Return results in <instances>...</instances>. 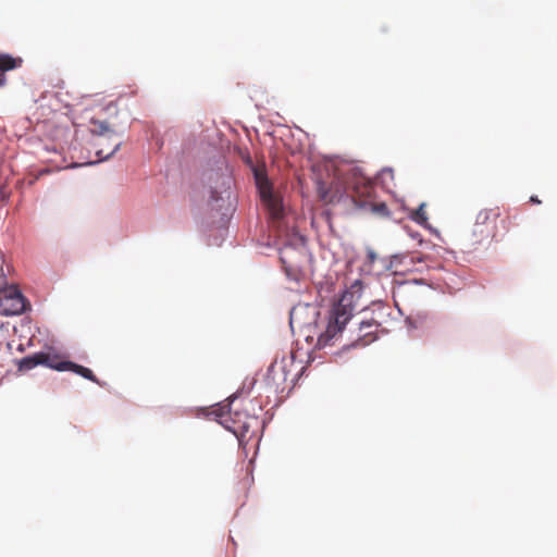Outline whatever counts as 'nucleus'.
<instances>
[{"label": "nucleus", "mask_w": 557, "mask_h": 557, "mask_svg": "<svg viewBox=\"0 0 557 557\" xmlns=\"http://www.w3.org/2000/svg\"><path fill=\"white\" fill-rule=\"evenodd\" d=\"M345 324L336 323L330 317L326 330L323 333H321L318 337L317 347L324 348L329 345H332V341L335 339L342 333Z\"/></svg>", "instance_id": "obj_7"}, {"label": "nucleus", "mask_w": 557, "mask_h": 557, "mask_svg": "<svg viewBox=\"0 0 557 557\" xmlns=\"http://www.w3.org/2000/svg\"><path fill=\"white\" fill-rule=\"evenodd\" d=\"M90 124L92 126L91 133L99 136L96 144L97 146H103V141L106 139H112L113 137H116V133L110 128L106 121L91 119Z\"/></svg>", "instance_id": "obj_9"}, {"label": "nucleus", "mask_w": 557, "mask_h": 557, "mask_svg": "<svg viewBox=\"0 0 557 557\" xmlns=\"http://www.w3.org/2000/svg\"><path fill=\"white\" fill-rule=\"evenodd\" d=\"M380 324L374 320H362L359 326V341L362 342V345H368L375 339V332L377 331Z\"/></svg>", "instance_id": "obj_10"}, {"label": "nucleus", "mask_w": 557, "mask_h": 557, "mask_svg": "<svg viewBox=\"0 0 557 557\" xmlns=\"http://www.w3.org/2000/svg\"><path fill=\"white\" fill-rule=\"evenodd\" d=\"M498 222H500L505 231L508 230L506 225L507 220L500 219V211L498 208L481 210L471 228L470 240L472 245H478L484 240L496 238L498 235Z\"/></svg>", "instance_id": "obj_3"}, {"label": "nucleus", "mask_w": 557, "mask_h": 557, "mask_svg": "<svg viewBox=\"0 0 557 557\" xmlns=\"http://www.w3.org/2000/svg\"><path fill=\"white\" fill-rule=\"evenodd\" d=\"M26 301L15 286L0 289V314L16 315L25 311Z\"/></svg>", "instance_id": "obj_5"}, {"label": "nucleus", "mask_w": 557, "mask_h": 557, "mask_svg": "<svg viewBox=\"0 0 557 557\" xmlns=\"http://www.w3.org/2000/svg\"><path fill=\"white\" fill-rule=\"evenodd\" d=\"M37 366H45L57 371H72L94 383L99 384L98 379L90 369L69 360H63L61 356L54 352L39 351L26 356L20 362V370H30Z\"/></svg>", "instance_id": "obj_1"}, {"label": "nucleus", "mask_w": 557, "mask_h": 557, "mask_svg": "<svg viewBox=\"0 0 557 557\" xmlns=\"http://www.w3.org/2000/svg\"><path fill=\"white\" fill-rule=\"evenodd\" d=\"M246 162L251 166L253 172L256 185L259 189V193L272 187L270 181L268 180L264 166H256L252 164L250 157L247 158Z\"/></svg>", "instance_id": "obj_11"}, {"label": "nucleus", "mask_w": 557, "mask_h": 557, "mask_svg": "<svg viewBox=\"0 0 557 557\" xmlns=\"http://www.w3.org/2000/svg\"><path fill=\"white\" fill-rule=\"evenodd\" d=\"M356 308V295L354 292L345 290L339 299L333 305L330 317L336 323H346L350 320Z\"/></svg>", "instance_id": "obj_6"}, {"label": "nucleus", "mask_w": 557, "mask_h": 557, "mask_svg": "<svg viewBox=\"0 0 557 557\" xmlns=\"http://www.w3.org/2000/svg\"><path fill=\"white\" fill-rule=\"evenodd\" d=\"M260 196L273 218H280L283 211L282 201L280 197L274 194L272 187L261 191Z\"/></svg>", "instance_id": "obj_8"}, {"label": "nucleus", "mask_w": 557, "mask_h": 557, "mask_svg": "<svg viewBox=\"0 0 557 557\" xmlns=\"http://www.w3.org/2000/svg\"><path fill=\"white\" fill-rule=\"evenodd\" d=\"M347 194L355 206L380 218L389 216V210L385 202L375 200V187L364 177H355L347 187Z\"/></svg>", "instance_id": "obj_2"}, {"label": "nucleus", "mask_w": 557, "mask_h": 557, "mask_svg": "<svg viewBox=\"0 0 557 557\" xmlns=\"http://www.w3.org/2000/svg\"><path fill=\"white\" fill-rule=\"evenodd\" d=\"M21 62V59H14L8 54L0 55V73L15 69Z\"/></svg>", "instance_id": "obj_14"}, {"label": "nucleus", "mask_w": 557, "mask_h": 557, "mask_svg": "<svg viewBox=\"0 0 557 557\" xmlns=\"http://www.w3.org/2000/svg\"><path fill=\"white\" fill-rule=\"evenodd\" d=\"M425 206H426L425 203H421L418 207V209H416L414 211H412L410 213V219L422 226H426L428 220H429L426 212H425Z\"/></svg>", "instance_id": "obj_13"}, {"label": "nucleus", "mask_w": 557, "mask_h": 557, "mask_svg": "<svg viewBox=\"0 0 557 557\" xmlns=\"http://www.w3.org/2000/svg\"><path fill=\"white\" fill-rule=\"evenodd\" d=\"M533 203H541V200L536 196H532L530 199Z\"/></svg>", "instance_id": "obj_17"}, {"label": "nucleus", "mask_w": 557, "mask_h": 557, "mask_svg": "<svg viewBox=\"0 0 557 557\" xmlns=\"http://www.w3.org/2000/svg\"><path fill=\"white\" fill-rule=\"evenodd\" d=\"M3 263H4L3 257L0 255V278H4L7 276V273L3 268Z\"/></svg>", "instance_id": "obj_15"}, {"label": "nucleus", "mask_w": 557, "mask_h": 557, "mask_svg": "<svg viewBox=\"0 0 557 557\" xmlns=\"http://www.w3.org/2000/svg\"><path fill=\"white\" fill-rule=\"evenodd\" d=\"M321 198H322L324 201H327V202H333V201H334L333 197H329L326 193L322 194V195H321Z\"/></svg>", "instance_id": "obj_16"}, {"label": "nucleus", "mask_w": 557, "mask_h": 557, "mask_svg": "<svg viewBox=\"0 0 557 557\" xmlns=\"http://www.w3.org/2000/svg\"><path fill=\"white\" fill-rule=\"evenodd\" d=\"M231 403L232 400L227 404L219 405L216 408L212 409L210 414L214 416L222 425L233 432L237 437H245L250 431L252 423H257V418L235 412V419H233L231 417Z\"/></svg>", "instance_id": "obj_4"}, {"label": "nucleus", "mask_w": 557, "mask_h": 557, "mask_svg": "<svg viewBox=\"0 0 557 557\" xmlns=\"http://www.w3.org/2000/svg\"><path fill=\"white\" fill-rule=\"evenodd\" d=\"M104 148L102 146H99L100 148L96 151L97 157L100 160H106L120 148L121 141L116 137H113L112 139H106L103 141Z\"/></svg>", "instance_id": "obj_12"}]
</instances>
